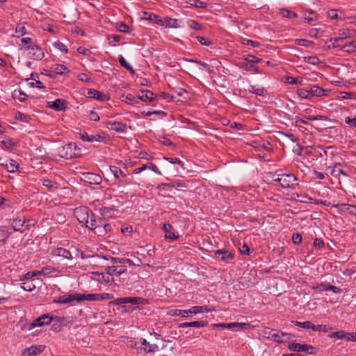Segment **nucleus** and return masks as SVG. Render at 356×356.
I'll return each instance as SVG.
<instances>
[{
	"label": "nucleus",
	"instance_id": "36",
	"mask_svg": "<svg viewBox=\"0 0 356 356\" xmlns=\"http://www.w3.org/2000/svg\"><path fill=\"white\" fill-rule=\"evenodd\" d=\"M144 18L149 19L151 22H153L157 24H160L161 23V18H160L159 16L153 14V13H149L147 12L144 13Z\"/></svg>",
	"mask_w": 356,
	"mask_h": 356
},
{
	"label": "nucleus",
	"instance_id": "56",
	"mask_svg": "<svg viewBox=\"0 0 356 356\" xmlns=\"http://www.w3.org/2000/svg\"><path fill=\"white\" fill-rule=\"evenodd\" d=\"M333 207L338 208L341 212H346L348 213V211H350V204H334Z\"/></svg>",
	"mask_w": 356,
	"mask_h": 356
},
{
	"label": "nucleus",
	"instance_id": "38",
	"mask_svg": "<svg viewBox=\"0 0 356 356\" xmlns=\"http://www.w3.org/2000/svg\"><path fill=\"white\" fill-rule=\"evenodd\" d=\"M355 31L352 29H343L340 31L339 37L341 38V41L344 38H350L354 36Z\"/></svg>",
	"mask_w": 356,
	"mask_h": 356
},
{
	"label": "nucleus",
	"instance_id": "27",
	"mask_svg": "<svg viewBox=\"0 0 356 356\" xmlns=\"http://www.w3.org/2000/svg\"><path fill=\"white\" fill-rule=\"evenodd\" d=\"M42 351V346H31L24 350V355L26 356H36Z\"/></svg>",
	"mask_w": 356,
	"mask_h": 356
},
{
	"label": "nucleus",
	"instance_id": "18",
	"mask_svg": "<svg viewBox=\"0 0 356 356\" xmlns=\"http://www.w3.org/2000/svg\"><path fill=\"white\" fill-rule=\"evenodd\" d=\"M327 118L324 115H316V116H307L305 117L304 118H301L300 117H296L295 122L296 124L301 123V124H307V120L309 121H314V120H326Z\"/></svg>",
	"mask_w": 356,
	"mask_h": 356
},
{
	"label": "nucleus",
	"instance_id": "11",
	"mask_svg": "<svg viewBox=\"0 0 356 356\" xmlns=\"http://www.w3.org/2000/svg\"><path fill=\"white\" fill-rule=\"evenodd\" d=\"M78 296H79V293H77L65 294L64 296H60L57 300H54V302L60 304H68L73 301L79 302V298Z\"/></svg>",
	"mask_w": 356,
	"mask_h": 356
},
{
	"label": "nucleus",
	"instance_id": "53",
	"mask_svg": "<svg viewBox=\"0 0 356 356\" xmlns=\"http://www.w3.org/2000/svg\"><path fill=\"white\" fill-rule=\"evenodd\" d=\"M55 320L57 322L54 323V324L51 326V330H54L56 332H59L61 330L62 321H64L65 319L64 318L61 319L58 317H56Z\"/></svg>",
	"mask_w": 356,
	"mask_h": 356
},
{
	"label": "nucleus",
	"instance_id": "42",
	"mask_svg": "<svg viewBox=\"0 0 356 356\" xmlns=\"http://www.w3.org/2000/svg\"><path fill=\"white\" fill-rule=\"evenodd\" d=\"M15 118L17 120H19L23 122L29 123L31 120V118L26 114L21 113V112H17L15 115Z\"/></svg>",
	"mask_w": 356,
	"mask_h": 356
},
{
	"label": "nucleus",
	"instance_id": "57",
	"mask_svg": "<svg viewBox=\"0 0 356 356\" xmlns=\"http://www.w3.org/2000/svg\"><path fill=\"white\" fill-rule=\"evenodd\" d=\"M54 45L56 49H59L61 52H63L64 54H67L68 52V49L66 47V45H65L63 43H62L59 41L56 42L54 44Z\"/></svg>",
	"mask_w": 356,
	"mask_h": 356
},
{
	"label": "nucleus",
	"instance_id": "2",
	"mask_svg": "<svg viewBox=\"0 0 356 356\" xmlns=\"http://www.w3.org/2000/svg\"><path fill=\"white\" fill-rule=\"evenodd\" d=\"M211 309L207 306H194L190 309H175L172 315L181 316L182 317H188L189 315H195L199 313L209 312Z\"/></svg>",
	"mask_w": 356,
	"mask_h": 356
},
{
	"label": "nucleus",
	"instance_id": "29",
	"mask_svg": "<svg viewBox=\"0 0 356 356\" xmlns=\"http://www.w3.org/2000/svg\"><path fill=\"white\" fill-rule=\"evenodd\" d=\"M142 95L138 96V99L143 102H152L154 101V94L152 92L148 90H141Z\"/></svg>",
	"mask_w": 356,
	"mask_h": 356
},
{
	"label": "nucleus",
	"instance_id": "4",
	"mask_svg": "<svg viewBox=\"0 0 356 356\" xmlns=\"http://www.w3.org/2000/svg\"><path fill=\"white\" fill-rule=\"evenodd\" d=\"M76 149L80 151V149L77 147L76 144L74 143H70L62 146L58 149V154L62 158L65 159H70L76 156Z\"/></svg>",
	"mask_w": 356,
	"mask_h": 356
},
{
	"label": "nucleus",
	"instance_id": "44",
	"mask_svg": "<svg viewBox=\"0 0 356 356\" xmlns=\"http://www.w3.org/2000/svg\"><path fill=\"white\" fill-rule=\"evenodd\" d=\"M144 302V299L139 297H126V304L139 305Z\"/></svg>",
	"mask_w": 356,
	"mask_h": 356
},
{
	"label": "nucleus",
	"instance_id": "58",
	"mask_svg": "<svg viewBox=\"0 0 356 356\" xmlns=\"http://www.w3.org/2000/svg\"><path fill=\"white\" fill-rule=\"evenodd\" d=\"M117 29L122 33H128L129 31V26L124 22H120L117 24Z\"/></svg>",
	"mask_w": 356,
	"mask_h": 356
},
{
	"label": "nucleus",
	"instance_id": "60",
	"mask_svg": "<svg viewBox=\"0 0 356 356\" xmlns=\"http://www.w3.org/2000/svg\"><path fill=\"white\" fill-rule=\"evenodd\" d=\"M56 270L53 267H45L41 270L36 271L37 275H47L55 272Z\"/></svg>",
	"mask_w": 356,
	"mask_h": 356
},
{
	"label": "nucleus",
	"instance_id": "61",
	"mask_svg": "<svg viewBox=\"0 0 356 356\" xmlns=\"http://www.w3.org/2000/svg\"><path fill=\"white\" fill-rule=\"evenodd\" d=\"M42 184L49 191H54L56 188L54 183L50 179H43Z\"/></svg>",
	"mask_w": 356,
	"mask_h": 356
},
{
	"label": "nucleus",
	"instance_id": "64",
	"mask_svg": "<svg viewBox=\"0 0 356 356\" xmlns=\"http://www.w3.org/2000/svg\"><path fill=\"white\" fill-rule=\"evenodd\" d=\"M345 122L351 127H356V118H350L349 117H346L345 118Z\"/></svg>",
	"mask_w": 356,
	"mask_h": 356
},
{
	"label": "nucleus",
	"instance_id": "15",
	"mask_svg": "<svg viewBox=\"0 0 356 356\" xmlns=\"http://www.w3.org/2000/svg\"><path fill=\"white\" fill-rule=\"evenodd\" d=\"M106 274L108 275H120L127 271V267L125 266H112L106 268Z\"/></svg>",
	"mask_w": 356,
	"mask_h": 356
},
{
	"label": "nucleus",
	"instance_id": "30",
	"mask_svg": "<svg viewBox=\"0 0 356 356\" xmlns=\"http://www.w3.org/2000/svg\"><path fill=\"white\" fill-rule=\"evenodd\" d=\"M172 229L171 225L167 223L164 224L163 226V230L165 232V237L167 238H170L172 240H175L178 238L177 236L175 234V233L171 232V229Z\"/></svg>",
	"mask_w": 356,
	"mask_h": 356
},
{
	"label": "nucleus",
	"instance_id": "52",
	"mask_svg": "<svg viewBox=\"0 0 356 356\" xmlns=\"http://www.w3.org/2000/svg\"><path fill=\"white\" fill-rule=\"evenodd\" d=\"M327 282H323L320 284H316L311 286V289L318 292L327 291Z\"/></svg>",
	"mask_w": 356,
	"mask_h": 356
},
{
	"label": "nucleus",
	"instance_id": "55",
	"mask_svg": "<svg viewBox=\"0 0 356 356\" xmlns=\"http://www.w3.org/2000/svg\"><path fill=\"white\" fill-rule=\"evenodd\" d=\"M187 24L191 29H193L194 30L198 31L202 29V26L195 20H189L187 22Z\"/></svg>",
	"mask_w": 356,
	"mask_h": 356
},
{
	"label": "nucleus",
	"instance_id": "22",
	"mask_svg": "<svg viewBox=\"0 0 356 356\" xmlns=\"http://www.w3.org/2000/svg\"><path fill=\"white\" fill-rule=\"evenodd\" d=\"M88 223L85 225V226L92 230H95V233L97 234V232H98V227H100L101 223L100 221L97 222L95 220V215L92 212L91 217L88 220Z\"/></svg>",
	"mask_w": 356,
	"mask_h": 356
},
{
	"label": "nucleus",
	"instance_id": "26",
	"mask_svg": "<svg viewBox=\"0 0 356 356\" xmlns=\"http://www.w3.org/2000/svg\"><path fill=\"white\" fill-rule=\"evenodd\" d=\"M215 326L221 327H227L231 329L232 327H241L243 329L247 328L249 325L248 323H219L216 324Z\"/></svg>",
	"mask_w": 356,
	"mask_h": 356
},
{
	"label": "nucleus",
	"instance_id": "62",
	"mask_svg": "<svg viewBox=\"0 0 356 356\" xmlns=\"http://www.w3.org/2000/svg\"><path fill=\"white\" fill-rule=\"evenodd\" d=\"M302 81V78L299 79L298 78H295V77H293V76H286L285 78V82L287 83H289V84H296V83H300Z\"/></svg>",
	"mask_w": 356,
	"mask_h": 356
},
{
	"label": "nucleus",
	"instance_id": "21",
	"mask_svg": "<svg viewBox=\"0 0 356 356\" xmlns=\"http://www.w3.org/2000/svg\"><path fill=\"white\" fill-rule=\"evenodd\" d=\"M207 325H208V322L207 321H199L183 323L179 325V327H181V328H186V327H202L207 326Z\"/></svg>",
	"mask_w": 356,
	"mask_h": 356
},
{
	"label": "nucleus",
	"instance_id": "25",
	"mask_svg": "<svg viewBox=\"0 0 356 356\" xmlns=\"http://www.w3.org/2000/svg\"><path fill=\"white\" fill-rule=\"evenodd\" d=\"M51 72L52 73H55L56 74H60V75H63V74H65L66 73V72H69L68 69L64 66L63 65H60V64H55V65H53L51 67V70H50Z\"/></svg>",
	"mask_w": 356,
	"mask_h": 356
},
{
	"label": "nucleus",
	"instance_id": "33",
	"mask_svg": "<svg viewBox=\"0 0 356 356\" xmlns=\"http://www.w3.org/2000/svg\"><path fill=\"white\" fill-rule=\"evenodd\" d=\"M249 92L261 97H265L268 94L267 91L264 88H257L254 86H250Z\"/></svg>",
	"mask_w": 356,
	"mask_h": 356
},
{
	"label": "nucleus",
	"instance_id": "6",
	"mask_svg": "<svg viewBox=\"0 0 356 356\" xmlns=\"http://www.w3.org/2000/svg\"><path fill=\"white\" fill-rule=\"evenodd\" d=\"M289 349L294 352H306L309 354H314V347L307 344L291 343L289 345Z\"/></svg>",
	"mask_w": 356,
	"mask_h": 356
},
{
	"label": "nucleus",
	"instance_id": "49",
	"mask_svg": "<svg viewBox=\"0 0 356 356\" xmlns=\"http://www.w3.org/2000/svg\"><path fill=\"white\" fill-rule=\"evenodd\" d=\"M332 329V327H328L326 325H315L314 324V327H313V331H316V332H327L328 331L331 330Z\"/></svg>",
	"mask_w": 356,
	"mask_h": 356
},
{
	"label": "nucleus",
	"instance_id": "34",
	"mask_svg": "<svg viewBox=\"0 0 356 356\" xmlns=\"http://www.w3.org/2000/svg\"><path fill=\"white\" fill-rule=\"evenodd\" d=\"M327 171L333 177H339L341 175H347L341 169L336 166L328 167Z\"/></svg>",
	"mask_w": 356,
	"mask_h": 356
},
{
	"label": "nucleus",
	"instance_id": "19",
	"mask_svg": "<svg viewBox=\"0 0 356 356\" xmlns=\"http://www.w3.org/2000/svg\"><path fill=\"white\" fill-rule=\"evenodd\" d=\"M53 254L67 259H72L73 258L70 251L63 248H56L53 250Z\"/></svg>",
	"mask_w": 356,
	"mask_h": 356
},
{
	"label": "nucleus",
	"instance_id": "40",
	"mask_svg": "<svg viewBox=\"0 0 356 356\" xmlns=\"http://www.w3.org/2000/svg\"><path fill=\"white\" fill-rule=\"evenodd\" d=\"M292 323H294L295 325L300 327L302 328L311 329L313 330L314 324L311 321H292Z\"/></svg>",
	"mask_w": 356,
	"mask_h": 356
},
{
	"label": "nucleus",
	"instance_id": "10",
	"mask_svg": "<svg viewBox=\"0 0 356 356\" xmlns=\"http://www.w3.org/2000/svg\"><path fill=\"white\" fill-rule=\"evenodd\" d=\"M296 180L297 177L293 174H282L280 185L282 188H290Z\"/></svg>",
	"mask_w": 356,
	"mask_h": 356
},
{
	"label": "nucleus",
	"instance_id": "46",
	"mask_svg": "<svg viewBox=\"0 0 356 356\" xmlns=\"http://www.w3.org/2000/svg\"><path fill=\"white\" fill-rule=\"evenodd\" d=\"M280 14L282 15V16L284 17H287V18H289V19H293V18H296L297 17V14L296 13H293L292 11H290L288 9H286V8L280 9Z\"/></svg>",
	"mask_w": 356,
	"mask_h": 356
},
{
	"label": "nucleus",
	"instance_id": "35",
	"mask_svg": "<svg viewBox=\"0 0 356 356\" xmlns=\"http://www.w3.org/2000/svg\"><path fill=\"white\" fill-rule=\"evenodd\" d=\"M111 231H112L111 225L104 224L103 226L101 225L100 227H98V232H97V234L99 236H104Z\"/></svg>",
	"mask_w": 356,
	"mask_h": 356
},
{
	"label": "nucleus",
	"instance_id": "12",
	"mask_svg": "<svg viewBox=\"0 0 356 356\" xmlns=\"http://www.w3.org/2000/svg\"><path fill=\"white\" fill-rule=\"evenodd\" d=\"M53 320V317L49 316L48 314H44L33 321V322L31 324L30 329L38 326L49 325Z\"/></svg>",
	"mask_w": 356,
	"mask_h": 356
},
{
	"label": "nucleus",
	"instance_id": "50",
	"mask_svg": "<svg viewBox=\"0 0 356 356\" xmlns=\"http://www.w3.org/2000/svg\"><path fill=\"white\" fill-rule=\"evenodd\" d=\"M298 97L302 99H309L311 97L310 90H307L305 89H298L297 90Z\"/></svg>",
	"mask_w": 356,
	"mask_h": 356
},
{
	"label": "nucleus",
	"instance_id": "41",
	"mask_svg": "<svg viewBox=\"0 0 356 356\" xmlns=\"http://www.w3.org/2000/svg\"><path fill=\"white\" fill-rule=\"evenodd\" d=\"M240 67L246 71H257V67L254 65V64L248 63L247 61H243L240 63Z\"/></svg>",
	"mask_w": 356,
	"mask_h": 356
},
{
	"label": "nucleus",
	"instance_id": "47",
	"mask_svg": "<svg viewBox=\"0 0 356 356\" xmlns=\"http://www.w3.org/2000/svg\"><path fill=\"white\" fill-rule=\"evenodd\" d=\"M111 171L112 172L113 175L116 178H119L120 177H125L126 174L122 171L120 168L116 166H111L110 168Z\"/></svg>",
	"mask_w": 356,
	"mask_h": 356
},
{
	"label": "nucleus",
	"instance_id": "48",
	"mask_svg": "<svg viewBox=\"0 0 356 356\" xmlns=\"http://www.w3.org/2000/svg\"><path fill=\"white\" fill-rule=\"evenodd\" d=\"M113 209L111 207H102L100 209L101 215L103 218H110L112 216Z\"/></svg>",
	"mask_w": 356,
	"mask_h": 356
},
{
	"label": "nucleus",
	"instance_id": "39",
	"mask_svg": "<svg viewBox=\"0 0 356 356\" xmlns=\"http://www.w3.org/2000/svg\"><path fill=\"white\" fill-rule=\"evenodd\" d=\"M79 302L87 300V301H96L97 297L96 293H90V294H81L79 293Z\"/></svg>",
	"mask_w": 356,
	"mask_h": 356
},
{
	"label": "nucleus",
	"instance_id": "20",
	"mask_svg": "<svg viewBox=\"0 0 356 356\" xmlns=\"http://www.w3.org/2000/svg\"><path fill=\"white\" fill-rule=\"evenodd\" d=\"M310 93L312 96L316 97H323L328 95V90L323 89V88L316 85L312 86L310 88Z\"/></svg>",
	"mask_w": 356,
	"mask_h": 356
},
{
	"label": "nucleus",
	"instance_id": "23",
	"mask_svg": "<svg viewBox=\"0 0 356 356\" xmlns=\"http://www.w3.org/2000/svg\"><path fill=\"white\" fill-rule=\"evenodd\" d=\"M341 42V38H336L334 40L330 38L325 42V45L323 47L324 50H328L331 48H336L341 45L340 42Z\"/></svg>",
	"mask_w": 356,
	"mask_h": 356
},
{
	"label": "nucleus",
	"instance_id": "7",
	"mask_svg": "<svg viewBox=\"0 0 356 356\" xmlns=\"http://www.w3.org/2000/svg\"><path fill=\"white\" fill-rule=\"evenodd\" d=\"M81 179L83 181L95 185L99 184L102 181V178L100 175L92 172L81 173Z\"/></svg>",
	"mask_w": 356,
	"mask_h": 356
},
{
	"label": "nucleus",
	"instance_id": "31",
	"mask_svg": "<svg viewBox=\"0 0 356 356\" xmlns=\"http://www.w3.org/2000/svg\"><path fill=\"white\" fill-rule=\"evenodd\" d=\"M25 223V220L20 219V218H16L14 219L12 222V227L14 229L15 232H19L22 233L24 230L22 229Z\"/></svg>",
	"mask_w": 356,
	"mask_h": 356
},
{
	"label": "nucleus",
	"instance_id": "17",
	"mask_svg": "<svg viewBox=\"0 0 356 356\" xmlns=\"http://www.w3.org/2000/svg\"><path fill=\"white\" fill-rule=\"evenodd\" d=\"M216 257H220L222 261L229 262L230 260L234 259V254L226 250H218L213 252Z\"/></svg>",
	"mask_w": 356,
	"mask_h": 356
},
{
	"label": "nucleus",
	"instance_id": "28",
	"mask_svg": "<svg viewBox=\"0 0 356 356\" xmlns=\"http://www.w3.org/2000/svg\"><path fill=\"white\" fill-rule=\"evenodd\" d=\"M182 186V184L178 181H172L170 183H162L156 186V188L159 191H164L167 188H178Z\"/></svg>",
	"mask_w": 356,
	"mask_h": 356
},
{
	"label": "nucleus",
	"instance_id": "5",
	"mask_svg": "<svg viewBox=\"0 0 356 356\" xmlns=\"http://www.w3.org/2000/svg\"><path fill=\"white\" fill-rule=\"evenodd\" d=\"M74 215L77 220L82 224H87L88 220L91 217L92 211L86 207L76 208L74 209Z\"/></svg>",
	"mask_w": 356,
	"mask_h": 356
},
{
	"label": "nucleus",
	"instance_id": "45",
	"mask_svg": "<svg viewBox=\"0 0 356 356\" xmlns=\"http://www.w3.org/2000/svg\"><path fill=\"white\" fill-rule=\"evenodd\" d=\"M1 143L5 147L8 148L13 147L17 145V140L10 138H4Z\"/></svg>",
	"mask_w": 356,
	"mask_h": 356
},
{
	"label": "nucleus",
	"instance_id": "37",
	"mask_svg": "<svg viewBox=\"0 0 356 356\" xmlns=\"http://www.w3.org/2000/svg\"><path fill=\"white\" fill-rule=\"evenodd\" d=\"M13 97L19 100L20 102H24L27 98V95L20 90H15L13 92Z\"/></svg>",
	"mask_w": 356,
	"mask_h": 356
},
{
	"label": "nucleus",
	"instance_id": "54",
	"mask_svg": "<svg viewBox=\"0 0 356 356\" xmlns=\"http://www.w3.org/2000/svg\"><path fill=\"white\" fill-rule=\"evenodd\" d=\"M308 13H309L308 16L307 15V12L305 14L304 19L305 20H307L309 22H311L315 21L317 19V14L315 12H314L312 10H309Z\"/></svg>",
	"mask_w": 356,
	"mask_h": 356
},
{
	"label": "nucleus",
	"instance_id": "9",
	"mask_svg": "<svg viewBox=\"0 0 356 356\" xmlns=\"http://www.w3.org/2000/svg\"><path fill=\"white\" fill-rule=\"evenodd\" d=\"M80 138L83 141L87 142H102L106 138V135L104 134H92L88 135L86 132L79 134Z\"/></svg>",
	"mask_w": 356,
	"mask_h": 356
},
{
	"label": "nucleus",
	"instance_id": "1",
	"mask_svg": "<svg viewBox=\"0 0 356 356\" xmlns=\"http://www.w3.org/2000/svg\"><path fill=\"white\" fill-rule=\"evenodd\" d=\"M261 335L263 337L278 343H284L291 338V334L289 333L270 327H265L261 332Z\"/></svg>",
	"mask_w": 356,
	"mask_h": 356
},
{
	"label": "nucleus",
	"instance_id": "8",
	"mask_svg": "<svg viewBox=\"0 0 356 356\" xmlns=\"http://www.w3.org/2000/svg\"><path fill=\"white\" fill-rule=\"evenodd\" d=\"M25 49L33 51L32 53L29 52V54H32L31 58L34 60H40L44 57V52L38 44L28 45L25 47Z\"/></svg>",
	"mask_w": 356,
	"mask_h": 356
},
{
	"label": "nucleus",
	"instance_id": "63",
	"mask_svg": "<svg viewBox=\"0 0 356 356\" xmlns=\"http://www.w3.org/2000/svg\"><path fill=\"white\" fill-rule=\"evenodd\" d=\"M22 287L23 289L27 291H32L34 289H35V286L31 282H27L22 283Z\"/></svg>",
	"mask_w": 356,
	"mask_h": 356
},
{
	"label": "nucleus",
	"instance_id": "24",
	"mask_svg": "<svg viewBox=\"0 0 356 356\" xmlns=\"http://www.w3.org/2000/svg\"><path fill=\"white\" fill-rule=\"evenodd\" d=\"M160 25L164 26L167 28H177L179 26L178 20L172 18H164L161 19V23Z\"/></svg>",
	"mask_w": 356,
	"mask_h": 356
},
{
	"label": "nucleus",
	"instance_id": "43",
	"mask_svg": "<svg viewBox=\"0 0 356 356\" xmlns=\"http://www.w3.org/2000/svg\"><path fill=\"white\" fill-rule=\"evenodd\" d=\"M343 49L348 53H352L356 51V40L352 41L343 45Z\"/></svg>",
	"mask_w": 356,
	"mask_h": 356
},
{
	"label": "nucleus",
	"instance_id": "13",
	"mask_svg": "<svg viewBox=\"0 0 356 356\" xmlns=\"http://www.w3.org/2000/svg\"><path fill=\"white\" fill-rule=\"evenodd\" d=\"M48 106L55 111H61L67 108V102L64 99H56L54 102H49Z\"/></svg>",
	"mask_w": 356,
	"mask_h": 356
},
{
	"label": "nucleus",
	"instance_id": "14",
	"mask_svg": "<svg viewBox=\"0 0 356 356\" xmlns=\"http://www.w3.org/2000/svg\"><path fill=\"white\" fill-rule=\"evenodd\" d=\"M88 97L102 102H106L109 99V96L108 95L95 89H90L88 90Z\"/></svg>",
	"mask_w": 356,
	"mask_h": 356
},
{
	"label": "nucleus",
	"instance_id": "3",
	"mask_svg": "<svg viewBox=\"0 0 356 356\" xmlns=\"http://www.w3.org/2000/svg\"><path fill=\"white\" fill-rule=\"evenodd\" d=\"M131 346L136 349L143 351L145 354L153 353L159 350V346L156 344H151L146 339L143 338L138 339Z\"/></svg>",
	"mask_w": 356,
	"mask_h": 356
},
{
	"label": "nucleus",
	"instance_id": "51",
	"mask_svg": "<svg viewBox=\"0 0 356 356\" xmlns=\"http://www.w3.org/2000/svg\"><path fill=\"white\" fill-rule=\"evenodd\" d=\"M304 60L307 63L314 65L321 63L320 59L317 56H306L304 58Z\"/></svg>",
	"mask_w": 356,
	"mask_h": 356
},
{
	"label": "nucleus",
	"instance_id": "59",
	"mask_svg": "<svg viewBox=\"0 0 356 356\" xmlns=\"http://www.w3.org/2000/svg\"><path fill=\"white\" fill-rule=\"evenodd\" d=\"M346 332L344 331L340 330L335 332H333L329 334L330 338L336 337L339 339H344Z\"/></svg>",
	"mask_w": 356,
	"mask_h": 356
},
{
	"label": "nucleus",
	"instance_id": "16",
	"mask_svg": "<svg viewBox=\"0 0 356 356\" xmlns=\"http://www.w3.org/2000/svg\"><path fill=\"white\" fill-rule=\"evenodd\" d=\"M106 127L119 133L127 132V125L119 122H107Z\"/></svg>",
	"mask_w": 356,
	"mask_h": 356
},
{
	"label": "nucleus",
	"instance_id": "32",
	"mask_svg": "<svg viewBox=\"0 0 356 356\" xmlns=\"http://www.w3.org/2000/svg\"><path fill=\"white\" fill-rule=\"evenodd\" d=\"M1 165L5 167V168L9 172H15L16 170L18 168V164L17 162L14 160H10L9 163H1Z\"/></svg>",
	"mask_w": 356,
	"mask_h": 356
}]
</instances>
